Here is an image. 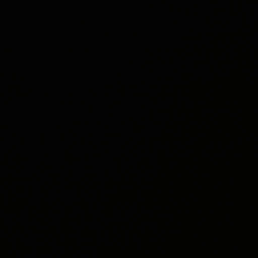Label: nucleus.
Masks as SVG:
<instances>
[{
	"mask_svg": "<svg viewBox=\"0 0 258 258\" xmlns=\"http://www.w3.org/2000/svg\"><path fill=\"white\" fill-rule=\"evenodd\" d=\"M22 17V10L18 4H15L11 13L8 16V19L12 22H18L21 20Z\"/></svg>",
	"mask_w": 258,
	"mask_h": 258,
	"instance_id": "nucleus-1",
	"label": "nucleus"
}]
</instances>
